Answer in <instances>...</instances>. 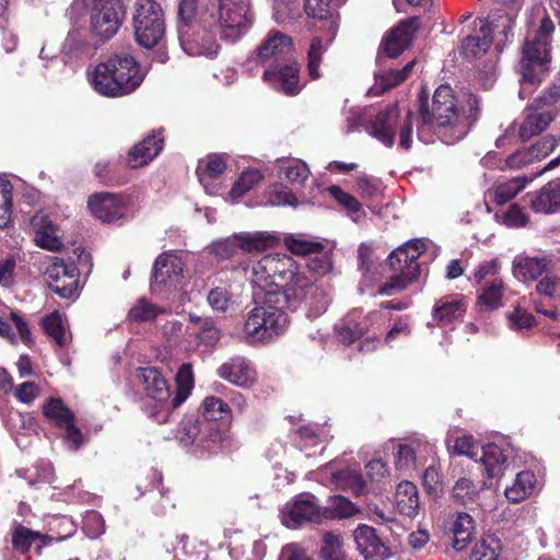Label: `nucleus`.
Instances as JSON below:
<instances>
[{
  "label": "nucleus",
  "instance_id": "nucleus-9",
  "mask_svg": "<svg viewBox=\"0 0 560 560\" xmlns=\"http://www.w3.org/2000/svg\"><path fill=\"white\" fill-rule=\"evenodd\" d=\"M132 27L137 44L143 48L156 47L165 35L166 24L162 5L156 0H136Z\"/></svg>",
  "mask_w": 560,
  "mask_h": 560
},
{
  "label": "nucleus",
  "instance_id": "nucleus-39",
  "mask_svg": "<svg viewBox=\"0 0 560 560\" xmlns=\"http://www.w3.org/2000/svg\"><path fill=\"white\" fill-rule=\"evenodd\" d=\"M521 61H537L547 65L551 61L550 39L534 38L526 40L523 47V57Z\"/></svg>",
  "mask_w": 560,
  "mask_h": 560
},
{
  "label": "nucleus",
  "instance_id": "nucleus-53",
  "mask_svg": "<svg viewBox=\"0 0 560 560\" xmlns=\"http://www.w3.org/2000/svg\"><path fill=\"white\" fill-rule=\"evenodd\" d=\"M500 541L492 537L476 542L470 560H497L499 557Z\"/></svg>",
  "mask_w": 560,
  "mask_h": 560
},
{
  "label": "nucleus",
  "instance_id": "nucleus-8",
  "mask_svg": "<svg viewBox=\"0 0 560 560\" xmlns=\"http://www.w3.org/2000/svg\"><path fill=\"white\" fill-rule=\"evenodd\" d=\"M412 110L408 109L405 118L400 120L397 106H388L377 113L368 127L369 133L387 148L394 145L395 135L398 131V147L404 151H409L412 148Z\"/></svg>",
  "mask_w": 560,
  "mask_h": 560
},
{
  "label": "nucleus",
  "instance_id": "nucleus-14",
  "mask_svg": "<svg viewBox=\"0 0 560 560\" xmlns=\"http://www.w3.org/2000/svg\"><path fill=\"white\" fill-rule=\"evenodd\" d=\"M323 506L316 501L314 494L303 492L294 497L288 511L282 513V524L288 528H299L305 524H322L324 515H322Z\"/></svg>",
  "mask_w": 560,
  "mask_h": 560
},
{
  "label": "nucleus",
  "instance_id": "nucleus-64",
  "mask_svg": "<svg viewBox=\"0 0 560 560\" xmlns=\"http://www.w3.org/2000/svg\"><path fill=\"white\" fill-rule=\"evenodd\" d=\"M503 223L509 228H522L528 222V217L517 203H512L502 214Z\"/></svg>",
  "mask_w": 560,
  "mask_h": 560
},
{
  "label": "nucleus",
  "instance_id": "nucleus-50",
  "mask_svg": "<svg viewBox=\"0 0 560 560\" xmlns=\"http://www.w3.org/2000/svg\"><path fill=\"white\" fill-rule=\"evenodd\" d=\"M284 244L292 254L298 256H311L324 250V245L320 242L306 241L294 236H287Z\"/></svg>",
  "mask_w": 560,
  "mask_h": 560
},
{
  "label": "nucleus",
  "instance_id": "nucleus-38",
  "mask_svg": "<svg viewBox=\"0 0 560 560\" xmlns=\"http://www.w3.org/2000/svg\"><path fill=\"white\" fill-rule=\"evenodd\" d=\"M334 480L338 488L351 491L360 497L368 492V483L362 474L351 469H343L334 474Z\"/></svg>",
  "mask_w": 560,
  "mask_h": 560
},
{
  "label": "nucleus",
  "instance_id": "nucleus-62",
  "mask_svg": "<svg viewBox=\"0 0 560 560\" xmlns=\"http://www.w3.org/2000/svg\"><path fill=\"white\" fill-rule=\"evenodd\" d=\"M16 260L14 256L0 259V287L10 289L15 284Z\"/></svg>",
  "mask_w": 560,
  "mask_h": 560
},
{
  "label": "nucleus",
  "instance_id": "nucleus-55",
  "mask_svg": "<svg viewBox=\"0 0 560 560\" xmlns=\"http://www.w3.org/2000/svg\"><path fill=\"white\" fill-rule=\"evenodd\" d=\"M196 338L205 346H214L220 339V329L211 317H206L195 331Z\"/></svg>",
  "mask_w": 560,
  "mask_h": 560
},
{
  "label": "nucleus",
  "instance_id": "nucleus-35",
  "mask_svg": "<svg viewBox=\"0 0 560 560\" xmlns=\"http://www.w3.org/2000/svg\"><path fill=\"white\" fill-rule=\"evenodd\" d=\"M12 548L21 555H25L30 551L34 544L39 542V547L46 542V536L34 532L31 528L19 524L12 532Z\"/></svg>",
  "mask_w": 560,
  "mask_h": 560
},
{
  "label": "nucleus",
  "instance_id": "nucleus-44",
  "mask_svg": "<svg viewBox=\"0 0 560 560\" xmlns=\"http://www.w3.org/2000/svg\"><path fill=\"white\" fill-rule=\"evenodd\" d=\"M517 68L522 75L521 82L532 85L541 83L549 72V65L537 61H520Z\"/></svg>",
  "mask_w": 560,
  "mask_h": 560
},
{
  "label": "nucleus",
  "instance_id": "nucleus-49",
  "mask_svg": "<svg viewBox=\"0 0 560 560\" xmlns=\"http://www.w3.org/2000/svg\"><path fill=\"white\" fill-rule=\"evenodd\" d=\"M478 493L477 486L469 478H459L452 491V497L455 503L466 506L475 501Z\"/></svg>",
  "mask_w": 560,
  "mask_h": 560
},
{
  "label": "nucleus",
  "instance_id": "nucleus-19",
  "mask_svg": "<svg viewBox=\"0 0 560 560\" xmlns=\"http://www.w3.org/2000/svg\"><path fill=\"white\" fill-rule=\"evenodd\" d=\"M217 374L220 378L240 387H248L256 381L255 369L249 360L242 355L228 359L217 369Z\"/></svg>",
  "mask_w": 560,
  "mask_h": 560
},
{
  "label": "nucleus",
  "instance_id": "nucleus-28",
  "mask_svg": "<svg viewBox=\"0 0 560 560\" xmlns=\"http://www.w3.org/2000/svg\"><path fill=\"white\" fill-rule=\"evenodd\" d=\"M505 283L502 278H493L482 283L477 296V306L485 312H492L503 306Z\"/></svg>",
  "mask_w": 560,
  "mask_h": 560
},
{
  "label": "nucleus",
  "instance_id": "nucleus-11",
  "mask_svg": "<svg viewBox=\"0 0 560 560\" xmlns=\"http://www.w3.org/2000/svg\"><path fill=\"white\" fill-rule=\"evenodd\" d=\"M43 416L57 429L63 430L69 448L78 451L84 443L81 430L75 425V416L59 397H49L42 406Z\"/></svg>",
  "mask_w": 560,
  "mask_h": 560
},
{
  "label": "nucleus",
  "instance_id": "nucleus-27",
  "mask_svg": "<svg viewBox=\"0 0 560 560\" xmlns=\"http://www.w3.org/2000/svg\"><path fill=\"white\" fill-rule=\"evenodd\" d=\"M527 110H538L551 116L552 121L560 115V77L534 98Z\"/></svg>",
  "mask_w": 560,
  "mask_h": 560
},
{
  "label": "nucleus",
  "instance_id": "nucleus-22",
  "mask_svg": "<svg viewBox=\"0 0 560 560\" xmlns=\"http://www.w3.org/2000/svg\"><path fill=\"white\" fill-rule=\"evenodd\" d=\"M467 312V301L462 294L447 295L438 300L432 310V318L439 327H447L463 320Z\"/></svg>",
  "mask_w": 560,
  "mask_h": 560
},
{
  "label": "nucleus",
  "instance_id": "nucleus-24",
  "mask_svg": "<svg viewBox=\"0 0 560 560\" xmlns=\"http://www.w3.org/2000/svg\"><path fill=\"white\" fill-rule=\"evenodd\" d=\"M338 28V23L335 20H330L326 37L314 36L312 38L307 50V72L311 79L317 80L320 78L319 67L323 61V56L334 42Z\"/></svg>",
  "mask_w": 560,
  "mask_h": 560
},
{
  "label": "nucleus",
  "instance_id": "nucleus-20",
  "mask_svg": "<svg viewBox=\"0 0 560 560\" xmlns=\"http://www.w3.org/2000/svg\"><path fill=\"white\" fill-rule=\"evenodd\" d=\"M530 209L536 213L555 214L560 212V176L549 180L538 190L526 195Z\"/></svg>",
  "mask_w": 560,
  "mask_h": 560
},
{
  "label": "nucleus",
  "instance_id": "nucleus-32",
  "mask_svg": "<svg viewBox=\"0 0 560 560\" xmlns=\"http://www.w3.org/2000/svg\"><path fill=\"white\" fill-rule=\"evenodd\" d=\"M481 462L489 478L501 477L506 468V456L497 444L483 446Z\"/></svg>",
  "mask_w": 560,
  "mask_h": 560
},
{
  "label": "nucleus",
  "instance_id": "nucleus-23",
  "mask_svg": "<svg viewBox=\"0 0 560 560\" xmlns=\"http://www.w3.org/2000/svg\"><path fill=\"white\" fill-rule=\"evenodd\" d=\"M493 36L490 24L480 18L472 22V30L462 39V50L466 56L477 57L486 54L492 45Z\"/></svg>",
  "mask_w": 560,
  "mask_h": 560
},
{
  "label": "nucleus",
  "instance_id": "nucleus-26",
  "mask_svg": "<svg viewBox=\"0 0 560 560\" xmlns=\"http://www.w3.org/2000/svg\"><path fill=\"white\" fill-rule=\"evenodd\" d=\"M215 5L218 12L225 23L244 30L250 26L252 20L248 15V4L245 0H219Z\"/></svg>",
  "mask_w": 560,
  "mask_h": 560
},
{
  "label": "nucleus",
  "instance_id": "nucleus-30",
  "mask_svg": "<svg viewBox=\"0 0 560 560\" xmlns=\"http://www.w3.org/2000/svg\"><path fill=\"white\" fill-rule=\"evenodd\" d=\"M396 505L400 514L412 517L419 509L418 488L415 483L404 480L397 485Z\"/></svg>",
  "mask_w": 560,
  "mask_h": 560
},
{
  "label": "nucleus",
  "instance_id": "nucleus-15",
  "mask_svg": "<svg viewBox=\"0 0 560 560\" xmlns=\"http://www.w3.org/2000/svg\"><path fill=\"white\" fill-rule=\"evenodd\" d=\"M262 80L273 90L287 95H298L300 85V65L295 58L281 63H270L262 73Z\"/></svg>",
  "mask_w": 560,
  "mask_h": 560
},
{
  "label": "nucleus",
  "instance_id": "nucleus-17",
  "mask_svg": "<svg viewBox=\"0 0 560 560\" xmlns=\"http://www.w3.org/2000/svg\"><path fill=\"white\" fill-rule=\"evenodd\" d=\"M164 148V128L152 130L143 140L135 144L127 153L126 164L129 168L148 165Z\"/></svg>",
  "mask_w": 560,
  "mask_h": 560
},
{
  "label": "nucleus",
  "instance_id": "nucleus-43",
  "mask_svg": "<svg viewBox=\"0 0 560 560\" xmlns=\"http://www.w3.org/2000/svg\"><path fill=\"white\" fill-rule=\"evenodd\" d=\"M332 0H305L304 11L307 16L325 22L326 28L329 26L330 20L338 23V16L331 4Z\"/></svg>",
  "mask_w": 560,
  "mask_h": 560
},
{
  "label": "nucleus",
  "instance_id": "nucleus-3",
  "mask_svg": "<svg viewBox=\"0 0 560 560\" xmlns=\"http://www.w3.org/2000/svg\"><path fill=\"white\" fill-rule=\"evenodd\" d=\"M199 0H178L177 35L182 49L189 56H214L217 35L236 37L241 30L223 21L214 3L197 13Z\"/></svg>",
  "mask_w": 560,
  "mask_h": 560
},
{
  "label": "nucleus",
  "instance_id": "nucleus-33",
  "mask_svg": "<svg viewBox=\"0 0 560 560\" xmlns=\"http://www.w3.org/2000/svg\"><path fill=\"white\" fill-rule=\"evenodd\" d=\"M552 122L551 116H546L538 110H528L518 129L520 139L525 142L539 135Z\"/></svg>",
  "mask_w": 560,
  "mask_h": 560
},
{
  "label": "nucleus",
  "instance_id": "nucleus-51",
  "mask_svg": "<svg viewBox=\"0 0 560 560\" xmlns=\"http://www.w3.org/2000/svg\"><path fill=\"white\" fill-rule=\"evenodd\" d=\"M13 186L9 180L0 179V229L9 225L12 218Z\"/></svg>",
  "mask_w": 560,
  "mask_h": 560
},
{
  "label": "nucleus",
  "instance_id": "nucleus-2",
  "mask_svg": "<svg viewBox=\"0 0 560 560\" xmlns=\"http://www.w3.org/2000/svg\"><path fill=\"white\" fill-rule=\"evenodd\" d=\"M459 101L448 84L436 88L429 105V94L423 89L418 95V137L428 129L442 142L453 144L463 139L480 117V98L465 93Z\"/></svg>",
  "mask_w": 560,
  "mask_h": 560
},
{
  "label": "nucleus",
  "instance_id": "nucleus-59",
  "mask_svg": "<svg viewBox=\"0 0 560 560\" xmlns=\"http://www.w3.org/2000/svg\"><path fill=\"white\" fill-rule=\"evenodd\" d=\"M328 191L335 198V200L349 212L358 213L361 210V203L358 201V199L349 192L345 191L341 187L332 185L328 187Z\"/></svg>",
  "mask_w": 560,
  "mask_h": 560
},
{
  "label": "nucleus",
  "instance_id": "nucleus-16",
  "mask_svg": "<svg viewBox=\"0 0 560 560\" xmlns=\"http://www.w3.org/2000/svg\"><path fill=\"white\" fill-rule=\"evenodd\" d=\"M292 38L281 32L270 33L257 47L254 60L268 68L270 63H281L294 58Z\"/></svg>",
  "mask_w": 560,
  "mask_h": 560
},
{
  "label": "nucleus",
  "instance_id": "nucleus-58",
  "mask_svg": "<svg viewBox=\"0 0 560 560\" xmlns=\"http://www.w3.org/2000/svg\"><path fill=\"white\" fill-rule=\"evenodd\" d=\"M508 320L510 327L515 330L530 329L536 325L534 315L520 306L508 314Z\"/></svg>",
  "mask_w": 560,
  "mask_h": 560
},
{
  "label": "nucleus",
  "instance_id": "nucleus-31",
  "mask_svg": "<svg viewBox=\"0 0 560 560\" xmlns=\"http://www.w3.org/2000/svg\"><path fill=\"white\" fill-rule=\"evenodd\" d=\"M537 479L532 470H523L516 475L511 487H506L504 494L512 503H520L534 493Z\"/></svg>",
  "mask_w": 560,
  "mask_h": 560
},
{
  "label": "nucleus",
  "instance_id": "nucleus-10",
  "mask_svg": "<svg viewBox=\"0 0 560 560\" xmlns=\"http://www.w3.org/2000/svg\"><path fill=\"white\" fill-rule=\"evenodd\" d=\"M126 10L121 0H93L91 32L102 40L112 38L120 28Z\"/></svg>",
  "mask_w": 560,
  "mask_h": 560
},
{
  "label": "nucleus",
  "instance_id": "nucleus-63",
  "mask_svg": "<svg viewBox=\"0 0 560 560\" xmlns=\"http://www.w3.org/2000/svg\"><path fill=\"white\" fill-rule=\"evenodd\" d=\"M501 269V264L498 258L491 259L489 261H483L479 265L476 270L474 278L476 283L481 284L487 280H491L493 278H501L499 276Z\"/></svg>",
  "mask_w": 560,
  "mask_h": 560
},
{
  "label": "nucleus",
  "instance_id": "nucleus-36",
  "mask_svg": "<svg viewBox=\"0 0 560 560\" xmlns=\"http://www.w3.org/2000/svg\"><path fill=\"white\" fill-rule=\"evenodd\" d=\"M359 509L349 499L343 495H332L328 499V504L323 506L322 515L324 521L341 520L355 515Z\"/></svg>",
  "mask_w": 560,
  "mask_h": 560
},
{
  "label": "nucleus",
  "instance_id": "nucleus-40",
  "mask_svg": "<svg viewBox=\"0 0 560 560\" xmlns=\"http://www.w3.org/2000/svg\"><path fill=\"white\" fill-rule=\"evenodd\" d=\"M164 313L165 308L150 303L147 298H140L129 310L127 318L133 323L153 322Z\"/></svg>",
  "mask_w": 560,
  "mask_h": 560
},
{
  "label": "nucleus",
  "instance_id": "nucleus-4",
  "mask_svg": "<svg viewBox=\"0 0 560 560\" xmlns=\"http://www.w3.org/2000/svg\"><path fill=\"white\" fill-rule=\"evenodd\" d=\"M232 411L221 398L208 396L197 412L183 417L178 439L208 453L221 451L231 438Z\"/></svg>",
  "mask_w": 560,
  "mask_h": 560
},
{
  "label": "nucleus",
  "instance_id": "nucleus-54",
  "mask_svg": "<svg viewBox=\"0 0 560 560\" xmlns=\"http://www.w3.org/2000/svg\"><path fill=\"white\" fill-rule=\"evenodd\" d=\"M558 145V140L552 135H547L540 138L537 142L530 147H526V152L533 163L540 161L548 156Z\"/></svg>",
  "mask_w": 560,
  "mask_h": 560
},
{
  "label": "nucleus",
  "instance_id": "nucleus-52",
  "mask_svg": "<svg viewBox=\"0 0 560 560\" xmlns=\"http://www.w3.org/2000/svg\"><path fill=\"white\" fill-rule=\"evenodd\" d=\"M299 16V0H273V18L278 23H290Z\"/></svg>",
  "mask_w": 560,
  "mask_h": 560
},
{
  "label": "nucleus",
  "instance_id": "nucleus-12",
  "mask_svg": "<svg viewBox=\"0 0 560 560\" xmlns=\"http://www.w3.org/2000/svg\"><path fill=\"white\" fill-rule=\"evenodd\" d=\"M79 277L74 261L66 262L59 257H52L44 272L48 288L61 299L78 296Z\"/></svg>",
  "mask_w": 560,
  "mask_h": 560
},
{
  "label": "nucleus",
  "instance_id": "nucleus-7",
  "mask_svg": "<svg viewBox=\"0 0 560 560\" xmlns=\"http://www.w3.org/2000/svg\"><path fill=\"white\" fill-rule=\"evenodd\" d=\"M425 250L427 245L420 238L408 241L393 250L387 258V264L395 275L378 285L377 294L390 295L395 291L406 290L418 280L421 272L418 259Z\"/></svg>",
  "mask_w": 560,
  "mask_h": 560
},
{
  "label": "nucleus",
  "instance_id": "nucleus-18",
  "mask_svg": "<svg viewBox=\"0 0 560 560\" xmlns=\"http://www.w3.org/2000/svg\"><path fill=\"white\" fill-rule=\"evenodd\" d=\"M353 537L365 560H385L390 557V549L378 537L374 527L360 524L353 532Z\"/></svg>",
  "mask_w": 560,
  "mask_h": 560
},
{
  "label": "nucleus",
  "instance_id": "nucleus-25",
  "mask_svg": "<svg viewBox=\"0 0 560 560\" xmlns=\"http://www.w3.org/2000/svg\"><path fill=\"white\" fill-rule=\"evenodd\" d=\"M183 262L171 252L162 253L155 259L152 279L154 283L166 285L168 282H177L183 278Z\"/></svg>",
  "mask_w": 560,
  "mask_h": 560
},
{
  "label": "nucleus",
  "instance_id": "nucleus-42",
  "mask_svg": "<svg viewBox=\"0 0 560 560\" xmlns=\"http://www.w3.org/2000/svg\"><path fill=\"white\" fill-rule=\"evenodd\" d=\"M57 226L49 220L42 219L40 225L35 232V242L40 248L56 252L62 246L57 236Z\"/></svg>",
  "mask_w": 560,
  "mask_h": 560
},
{
  "label": "nucleus",
  "instance_id": "nucleus-37",
  "mask_svg": "<svg viewBox=\"0 0 560 560\" xmlns=\"http://www.w3.org/2000/svg\"><path fill=\"white\" fill-rule=\"evenodd\" d=\"M475 521L467 513H458L453 523V547L460 551L465 549L472 538Z\"/></svg>",
  "mask_w": 560,
  "mask_h": 560
},
{
  "label": "nucleus",
  "instance_id": "nucleus-46",
  "mask_svg": "<svg viewBox=\"0 0 560 560\" xmlns=\"http://www.w3.org/2000/svg\"><path fill=\"white\" fill-rule=\"evenodd\" d=\"M262 178L264 176L258 170L243 172L230 190L231 198L234 200L242 198L246 192L260 183Z\"/></svg>",
  "mask_w": 560,
  "mask_h": 560
},
{
  "label": "nucleus",
  "instance_id": "nucleus-6",
  "mask_svg": "<svg viewBox=\"0 0 560 560\" xmlns=\"http://www.w3.org/2000/svg\"><path fill=\"white\" fill-rule=\"evenodd\" d=\"M143 79L141 66L132 55L116 52L95 66L91 84L100 95L121 97L135 92Z\"/></svg>",
  "mask_w": 560,
  "mask_h": 560
},
{
  "label": "nucleus",
  "instance_id": "nucleus-13",
  "mask_svg": "<svg viewBox=\"0 0 560 560\" xmlns=\"http://www.w3.org/2000/svg\"><path fill=\"white\" fill-rule=\"evenodd\" d=\"M419 28L420 19L418 16L400 21L383 37L376 57L377 61L380 62L383 57L394 59L400 56L411 46L415 34Z\"/></svg>",
  "mask_w": 560,
  "mask_h": 560
},
{
  "label": "nucleus",
  "instance_id": "nucleus-56",
  "mask_svg": "<svg viewBox=\"0 0 560 560\" xmlns=\"http://www.w3.org/2000/svg\"><path fill=\"white\" fill-rule=\"evenodd\" d=\"M213 253L221 260L234 259L237 256L242 255L237 235H235L234 238H225L223 241L214 243Z\"/></svg>",
  "mask_w": 560,
  "mask_h": 560
},
{
  "label": "nucleus",
  "instance_id": "nucleus-47",
  "mask_svg": "<svg viewBox=\"0 0 560 560\" xmlns=\"http://www.w3.org/2000/svg\"><path fill=\"white\" fill-rule=\"evenodd\" d=\"M44 332L51 338L58 347H63L66 343L65 328L61 315L58 311H54L42 320Z\"/></svg>",
  "mask_w": 560,
  "mask_h": 560
},
{
  "label": "nucleus",
  "instance_id": "nucleus-21",
  "mask_svg": "<svg viewBox=\"0 0 560 560\" xmlns=\"http://www.w3.org/2000/svg\"><path fill=\"white\" fill-rule=\"evenodd\" d=\"M88 207L96 219L102 222H113L125 213V205L119 195L113 192H96L89 198Z\"/></svg>",
  "mask_w": 560,
  "mask_h": 560
},
{
  "label": "nucleus",
  "instance_id": "nucleus-60",
  "mask_svg": "<svg viewBox=\"0 0 560 560\" xmlns=\"http://www.w3.org/2000/svg\"><path fill=\"white\" fill-rule=\"evenodd\" d=\"M422 480L428 494L438 497L442 492V476L435 466L431 465L425 468Z\"/></svg>",
  "mask_w": 560,
  "mask_h": 560
},
{
  "label": "nucleus",
  "instance_id": "nucleus-41",
  "mask_svg": "<svg viewBox=\"0 0 560 560\" xmlns=\"http://www.w3.org/2000/svg\"><path fill=\"white\" fill-rule=\"evenodd\" d=\"M237 240L240 241L242 255L244 253L264 252L272 247L278 241L277 237L266 233L240 234L237 235Z\"/></svg>",
  "mask_w": 560,
  "mask_h": 560
},
{
  "label": "nucleus",
  "instance_id": "nucleus-45",
  "mask_svg": "<svg viewBox=\"0 0 560 560\" xmlns=\"http://www.w3.org/2000/svg\"><path fill=\"white\" fill-rule=\"evenodd\" d=\"M320 558L323 560H347L342 551V540L339 535L326 532L323 535Z\"/></svg>",
  "mask_w": 560,
  "mask_h": 560
},
{
  "label": "nucleus",
  "instance_id": "nucleus-1",
  "mask_svg": "<svg viewBox=\"0 0 560 560\" xmlns=\"http://www.w3.org/2000/svg\"><path fill=\"white\" fill-rule=\"evenodd\" d=\"M256 306L248 312L244 332L252 341H270L288 325L284 308L295 310L317 296L314 280L299 272L294 259L285 254L266 255L253 266Z\"/></svg>",
  "mask_w": 560,
  "mask_h": 560
},
{
  "label": "nucleus",
  "instance_id": "nucleus-5",
  "mask_svg": "<svg viewBox=\"0 0 560 560\" xmlns=\"http://www.w3.org/2000/svg\"><path fill=\"white\" fill-rule=\"evenodd\" d=\"M137 373L147 397L154 400L160 408L151 415L159 423L167 422L171 412L188 398L195 384L192 368L189 363H183L177 370L176 392L173 397L166 378L156 368H139Z\"/></svg>",
  "mask_w": 560,
  "mask_h": 560
},
{
  "label": "nucleus",
  "instance_id": "nucleus-34",
  "mask_svg": "<svg viewBox=\"0 0 560 560\" xmlns=\"http://www.w3.org/2000/svg\"><path fill=\"white\" fill-rule=\"evenodd\" d=\"M526 176H516L494 186L491 200L495 205H504L515 198L528 184Z\"/></svg>",
  "mask_w": 560,
  "mask_h": 560
},
{
  "label": "nucleus",
  "instance_id": "nucleus-61",
  "mask_svg": "<svg viewBox=\"0 0 560 560\" xmlns=\"http://www.w3.org/2000/svg\"><path fill=\"white\" fill-rule=\"evenodd\" d=\"M529 164H533V159L528 156L525 148L516 150L514 153L506 156L503 161L500 162L498 167L501 171L505 170H520Z\"/></svg>",
  "mask_w": 560,
  "mask_h": 560
},
{
  "label": "nucleus",
  "instance_id": "nucleus-57",
  "mask_svg": "<svg viewBox=\"0 0 560 560\" xmlns=\"http://www.w3.org/2000/svg\"><path fill=\"white\" fill-rule=\"evenodd\" d=\"M226 170V161L222 155L219 154H210L205 164V167L200 166L197 168V174L201 178V176H207L208 178L214 179L224 173Z\"/></svg>",
  "mask_w": 560,
  "mask_h": 560
},
{
  "label": "nucleus",
  "instance_id": "nucleus-48",
  "mask_svg": "<svg viewBox=\"0 0 560 560\" xmlns=\"http://www.w3.org/2000/svg\"><path fill=\"white\" fill-rule=\"evenodd\" d=\"M402 82L404 77H400L397 70L389 69L387 71L380 72L375 74V83L370 89V94L374 96L382 95Z\"/></svg>",
  "mask_w": 560,
  "mask_h": 560
},
{
  "label": "nucleus",
  "instance_id": "nucleus-29",
  "mask_svg": "<svg viewBox=\"0 0 560 560\" xmlns=\"http://www.w3.org/2000/svg\"><path fill=\"white\" fill-rule=\"evenodd\" d=\"M552 260L549 257H524L514 264V270L524 281H535L545 273H551Z\"/></svg>",
  "mask_w": 560,
  "mask_h": 560
}]
</instances>
